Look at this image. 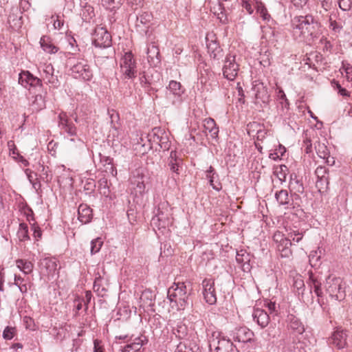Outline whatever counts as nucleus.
<instances>
[{
    "mask_svg": "<svg viewBox=\"0 0 352 352\" xmlns=\"http://www.w3.org/2000/svg\"><path fill=\"white\" fill-rule=\"evenodd\" d=\"M291 27L295 38L309 39L318 36L320 23L309 14L294 16L291 21Z\"/></svg>",
    "mask_w": 352,
    "mask_h": 352,
    "instance_id": "obj_1",
    "label": "nucleus"
},
{
    "mask_svg": "<svg viewBox=\"0 0 352 352\" xmlns=\"http://www.w3.org/2000/svg\"><path fill=\"white\" fill-rule=\"evenodd\" d=\"M168 298L173 308L184 310L189 305V298L185 283H175L168 290Z\"/></svg>",
    "mask_w": 352,
    "mask_h": 352,
    "instance_id": "obj_2",
    "label": "nucleus"
},
{
    "mask_svg": "<svg viewBox=\"0 0 352 352\" xmlns=\"http://www.w3.org/2000/svg\"><path fill=\"white\" fill-rule=\"evenodd\" d=\"M210 350L212 352H236L233 343L226 338L221 336L219 331L212 332L209 338Z\"/></svg>",
    "mask_w": 352,
    "mask_h": 352,
    "instance_id": "obj_3",
    "label": "nucleus"
},
{
    "mask_svg": "<svg viewBox=\"0 0 352 352\" xmlns=\"http://www.w3.org/2000/svg\"><path fill=\"white\" fill-rule=\"evenodd\" d=\"M324 288L329 296L336 300L341 301L346 296L344 287L340 278L329 276L326 279Z\"/></svg>",
    "mask_w": 352,
    "mask_h": 352,
    "instance_id": "obj_4",
    "label": "nucleus"
},
{
    "mask_svg": "<svg viewBox=\"0 0 352 352\" xmlns=\"http://www.w3.org/2000/svg\"><path fill=\"white\" fill-rule=\"evenodd\" d=\"M92 43L96 47L110 48L112 44L111 36L106 28L97 26L93 34Z\"/></svg>",
    "mask_w": 352,
    "mask_h": 352,
    "instance_id": "obj_5",
    "label": "nucleus"
},
{
    "mask_svg": "<svg viewBox=\"0 0 352 352\" xmlns=\"http://www.w3.org/2000/svg\"><path fill=\"white\" fill-rule=\"evenodd\" d=\"M120 66L122 74L127 78L136 76V61L131 52H126L120 59Z\"/></svg>",
    "mask_w": 352,
    "mask_h": 352,
    "instance_id": "obj_6",
    "label": "nucleus"
},
{
    "mask_svg": "<svg viewBox=\"0 0 352 352\" xmlns=\"http://www.w3.org/2000/svg\"><path fill=\"white\" fill-rule=\"evenodd\" d=\"M71 72L75 78H81L89 81L93 77V72L87 61L81 59L74 63L71 67Z\"/></svg>",
    "mask_w": 352,
    "mask_h": 352,
    "instance_id": "obj_7",
    "label": "nucleus"
},
{
    "mask_svg": "<svg viewBox=\"0 0 352 352\" xmlns=\"http://www.w3.org/2000/svg\"><path fill=\"white\" fill-rule=\"evenodd\" d=\"M239 65L234 55H227L223 67V74L229 80H234L238 74Z\"/></svg>",
    "mask_w": 352,
    "mask_h": 352,
    "instance_id": "obj_8",
    "label": "nucleus"
},
{
    "mask_svg": "<svg viewBox=\"0 0 352 352\" xmlns=\"http://www.w3.org/2000/svg\"><path fill=\"white\" fill-rule=\"evenodd\" d=\"M181 84L175 80H171L167 87L168 91L166 93V98L168 102L176 105L182 102V94L183 91L181 89Z\"/></svg>",
    "mask_w": 352,
    "mask_h": 352,
    "instance_id": "obj_9",
    "label": "nucleus"
},
{
    "mask_svg": "<svg viewBox=\"0 0 352 352\" xmlns=\"http://www.w3.org/2000/svg\"><path fill=\"white\" fill-rule=\"evenodd\" d=\"M348 333L342 328H337L329 337L328 342L329 345L342 349L347 346Z\"/></svg>",
    "mask_w": 352,
    "mask_h": 352,
    "instance_id": "obj_10",
    "label": "nucleus"
},
{
    "mask_svg": "<svg viewBox=\"0 0 352 352\" xmlns=\"http://www.w3.org/2000/svg\"><path fill=\"white\" fill-rule=\"evenodd\" d=\"M203 296L206 302L210 305H214L217 302L216 291L214 288V280L212 278H205L202 281Z\"/></svg>",
    "mask_w": 352,
    "mask_h": 352,
    "instance_id": "obj_11",
    "label": "nucleus"
},
{
    "mask_svg": "<svg viewBox=\"0 0 352 352\" xmlns=\"http://www.w3.org/2000/svg\"><path fill=\"white\" fill-rule=\"evenodd\" d=\"M172 217L168 212L162 211L160 208L151 219V225L159 230L166 228L172 224Z\"/></svg>",
    "mask_w": 352,
    "mask_h": 352,
    "instance_id": "obj_12",
    "label": "nucleus"
},
{
    "mask_svg": "<svg viewBox=\"0 0 352 352\" xmlns=\"http://www.w3.org/2000/svg\"><path fill=\"white\" fill-rule=\"evenodd\" d=\"M315 174L317 177L316 185L319 191L327 190L329 184L328 169L325 166H320L316 169Z\"/></svg>",
    "mask_w": 352,
    "mask_h": 352,
    "instance_id": "obj_13",
    "label": "nucleus"
},
{
    "mask_svg": "<svg viewBox=\"0 0 352 352\" xmlns=\"http://www.w3.org/2000/svg\"><path fill=\"white\" fill-rule=\"evenodd\" d=\"M252 89L254 92L256 99L261 100L263 103H268L270 101V95L267 87L264 84L259 81L255 80L252 84Z\"/></svg>",
    "mask_w": 352,
    "mask_h": 352,
    "instance_id": "obj_14",
    "label": "nucleus"
},
{
    "mask_svg": "<svg viewBox=\"0 0 352 352\" xmlns=\"http://www.w3.org/2000/svg\"><path fill=\"white\" fill-rule=\"evenodd\" d=\"M8 22L12 29L21 28L22 22V12L18 6L12 7L8 18Z\"/></svg>",
    "mask_w": 352,
    "mask_h": 352,
    "instance_id": "obj_15",
    "label": "nucleus"
},
{
    "mask_svg": "<svg viewBox=\"0 0 352 352\" xmlns=\"http://www.w3.org/2000/svg\"><path fill=\"white\" fill-rule=\"evenodd\" d=\"M54 69L51 64L45 65L41 74L43 80L53 87H57L58 80L57 76L54 74Z\"/></svg>",
    "mask_w": 352,
    "mask_h": 352,
    "instance_id": "obj_16",
    "label": "nucleus"
},
{
    "mask_svg": "<svg viewBox=\"0 0 352 352\" xmlns=\"http://www.w3.org/2000/svg\"><path fill=\"white\" fill-rule=\"evenodd\" d=\"M58 126L61 130H63L70 135L76 134V126L69 122L65 113L62 112L58 115Z\"/></svg>",
    "mask_w": 352,
    "mask_h": 352,
    "instance_id": "obj_17",
    "label": "nucleus"
},
{
    "mask_svg": "<svg viewBox=\"0 0 352 352\" xmlns=\"http://www.w3.org/2000/svg\"><path fill=\"white\" fill-rule=\"evenodd\" d=\"M252 317L254 321L261 328L266 327L270 320L269 314L265 310L261 309H255L253 311Z\"/></svg>",
    "mask_w": 352,
    "mask_h": 352,
    "instance_id": "obj_18",
    "label": "nucleus"
},
{
    "mask_svg": "<svg viewBox=\"0 0 352 352\" xmlns=\"http://www.w3.org/2000/svg\"><path fill=\"white\" fill-rule=\"evenodd\" d=\"M147 342L144 336L135 338L133 342L126 344L122 350V352H142V347Z\"/></svg>",
    "mask_w": 352,
    "mask_h": 352,
    "instance_id": "obj_19",
    "label": "nucleus"
},
{
    "mask_svg": "<svg viewBox=\"0 0 352 352\" xmlns=\"http://www.w3.org/2000/svg\"><path fill=\"white\" fill-rule=\"evenodd\" d=\"M253 332L245 327H239L236 329L234 334V340L239 342H248L252 340Z\"/></svg>",
    "mask_w": 352,
    "mask_h": 352,
    "instance_id": "obj_20",
    "label": "nucleus"
},
{
    "mask_svg": "<svg viewBox=\"0 0 352 352\" xmlns=\"http://www.w3.org/2000/svg\"><path fill=\"white\" fill-rule=\"evenodd\" d=\"M78 220L82 223H89L93 217L92 210L87 204H82L78 209Z\"/></svg>",
    "mask_w": 352,
    "mask_h": 352,
    "instance_id": "obj_21",
    "label": "nucleus"
},
{
    "mask_svg": "<svg viewBox=\"0 0 352 352\" xmlns=\"http://www.w3.org/2000/svg\"><path fill=\"white\" fill-rule=\"evenodd\" d=\"M287 322L288 327L298 334H302L305 331V327L300 319L296 316L290 314L287 316Z\"/></svg>",
    "mask_w": 352,
    "mask_h": 352,
    "instance_id": "obj_22",
    "label": "nucleus"
},
{
    "mask_svg": "<svg viewBox=\"0 0 352 352\" xmlns=\"http://www.w3.org/2000/svg\"><path fill=\"white\" fill-rule=\"evenodd\" d=\"M182 164V160L177 157V152L172 151L170 153V156L168 159V165L170 170L175 173L177 175H179V167Z\"/></svg>",
    "mask_w": 352,
    "mask_h": 352,
    "instance_id": "obj_23",
    "label": "nucleus"
},
{
    "mask_svg": "<svg viewBox=\"0 0 352 352\" xmlns=\"http://www.w3.org/2000/svg\"><path fill=\"white\" fill-rule=\"evenodd\" d=\"M132 185L135 186L134 190L136 192L142 194L145 190V184L144 181V175L139 170H136L135 174L131 179Z\"/></svg>",
    "mask_w": 352,
    "mask_h": 352,
    "instance_id": "obj_24",
    "label": "nucleus"
},
{
    "mask_svg": "<svg viewBox=\"0 0 352 352\" xmlns=\"http://www.w3.org/2000/svg\"><path fill=\"white\" fill-rule=\"evenodd\" d=\"M309 277L307 280V284L310 287L311 290L314 289V292L316 294L318 297H322L323 295L322 289V283L320 280L318 279V277L314 274L312 272H309Z\"/></svg>",
    "mask_w": 352,
    "mask_h": 352,
    "instance_id": "obj_25",
    "label": "nucleus"
},
{
    "mask_svg": "<svg viewBox=\"0 0 352 352\" xmlns=\"http://www.w3.org/2000/svg\"><path fill=\"white\" fill-rule=\"evenodd\" d=\"M207 48L208 52L211 58L214 60H219L221 57H223V50L216 41H208Z\"/></svg>",
    "mask_w": 352,
    "mask_h": 352,
    "instance_id": "obj_26",
    "label": "nucleus"
},
{
    "mask_svg": "<svg viewBox=\"0 0 352 352\" xmlns=\"http://www.w3.org/2000/svg\"><path fill=\"white\" fill-rule=\"evenodd\" d=\"M273 239L277 244L276 248L279 252L280 250L290 248L292 245L291 239L284 237L280 232H277L274 234Z\"/></svg>",
    "mask_w": 352,
    "mask_h": 352,
    "instance_id": "obj_27",
    "label": "nucleus"
},
{
    "mask_svg": "<svg viewBox=\"0 0 352 352\" xmlns=\"http://www.w3.org/2000/svg\"><path fill=\"white\" fill-rule=\"evenodd\" d=\"M204 127L205 132L208 131L212 138H217L219 128L217 127L215 121L212 118H206L204 120Z\"/></svg>",
    "mask_w": 352,
    "mask_h": 352,
    "instance_id": "obj_28",
    "label": "nucleus"
},
{
    "mask_svg": "<svg viewBox=\"0 0 352 352\" xmlns=\"http://www.w3.org/2000/svg\"><path fill=\"white\" fill-rule=\"evenodd\" d=\"M41 264V266L45 269L48 276H54L57 270V263L55 258H45L43 259Z\"/></svg>",
    "mask_w": 352,
    "mask_h": 352,
    "instance_id": "obj_29",
    "label": "nucleus"
},
{
    "mask_svg": "<svg viewBox=\"0 0 352 352\" xmlns=\"http://www.w3.org/2000/svg\"><path fill=\"white\" fill-rule=\"evenodd\" d=\"M40 44L43 50L50 54H55L58 52V47L55 46L50 37L43 36L41 37Z\"/></svg>",
    "mask_w": 352,
    "mask_h": 352,
    "instance_id": "obj_30",
    "label": "nucleus"
},
{
    "mask_svg": "<svg viewBox=\"0 0 352 352\" xmlns=\"http://www.w3.org/2000/svg\"><path fill=\"white\" fill-rule=\"evenodd\" d=\"M136 18L135 26L137 28L141 29L142 26L148 27V24L151 21L153 16L151 13L144 12L138 15Z\"/></svg>",
    "mask_w": 352,
    "mask_h": 352,
    "instance_id": "obj_31",
    "label": "nucleus"
},
{
    "mask_svg": "<svg viewBox=\"0 0 352 352\" xmlns=\"http://www.w3.org/2000/svg\"><path fill=\"white\" fill-rule=\"evenodd\" d=\"M248 133H250V131L253 130H256V139L258 141H263L267 135V131L260 125V124L257 122H252L250 123L248 125Z\"/></svg>",
    "mask_w": 352,
    "mask_h": 352,
    "instance_id": "obj_32",
    "label": "nucleus"
},
{
    "mask_svg": "<svg viewBox=\"0 0 352 352\" xmlns=\"http://www.w3.org/2000/svg\"><path fill=\"white\" fill-rule=\"evenodd\" d=\"M289 188L296 193L302 194L304 192V186L301 180L298 179L296 175H291Z\"/></svg>",
    "mask_w": 352,
    "mask_h": 352,
    "instance_id": "obj_33",
    "label": "nucleus"
},
{
    "mask_svg": "<svg viewBox=\"0 0 352 352\" xmlns=\"http://www.w3.org/2000/svg\"><path fill=\"white\" fill-rule=\"evenodd\" d=\"M16 267L25 274H30L34 269V264L25 259H17L16 261Z\"/></svg>",
    "mask_w": 352,
    "mask_h": 352,
    "instance_id": "obj_34",
    "label": "nucleus"
},
{
    "mask_svg": "<svg viewBox=\"0 0 352 352\" xmlns=\"http://www.w3.org/2000/svg\"><path fill=\"white\" fill-rule=\"evenodd\" d=\"M175 352H200L199 347L196 344H193L192 345L188 344L184 342H180L175 351Z\"/></svg>",
    "mask_w": 352,
    "mask_h": 352,
    "instance_id": "obj_35",
    "label": "nucleus"
},
{
    "mask_svg": "<svg viewBox=\"0 0 352 352\" xmlns=\"http://www.w3.org/2000/svg\"><path fill=\"white\" fill-rule=\"evenodd\" d=\"M173 333L179 339H184L188 334V328L183 322H179L173 328Z\"/></svg>",
    "mask_w": 352,
    "mask_h": 352,
    "instance_id": "obj_36",
    "label": "nucleus"
},
{
    "mask_svg": "<svg viewBox=\"0 0 352 352\" xmlns=\"http://www.w3.org/2000/svg\"><path fill=\"white\" fill-rule=\"evenodd\" d=\"M275 198L280 205L287 206L289 204L290 198L286 190H280L275 193Z\"/></svg>",
    "mask_w": 352,
    "mask_h": 352,
    "instance_id": "obj_37",
    "label": "nucleus"
},
{
    "mask_svg": "<svg viewBox=\"0 0 352 352\" xmlns=\"http://www.w3.org/2000/svg\"><path fill=\"white\" fill-rule=\"evenodd\" d=\"M32 106L36 111H39L45 107V98L42 94H38L33 97V100L32 101Z\"/></svg>",
    "mask_w": 352,
    "mask_h": 352,
    "instance_id": "obj_38",
    "label": "nucleus"
},
{
    "mask_svg": "<svg viewBox=\"0 0 352 352\" xmlns=\"http://www.w3.org/2000/svg\"><path fill=\"white\" fill-rule=\"evenodd\" d=\"M110 117L111 119V122L112 126H111V129L109 131V133L108 135V139H109V140H110V139L111 138L112 141L114 142L116 140V138H117V140L118 139L119 131H118V127L115 124H113V119L115 118H118V115L117 113H116V114L112 113V114H111Z\"/></svg>",
    "mask_w": 352,
    "mask_h": 352,
    "instance_id": "obj_39",
    "label": "nucleus"
},
{
    "mask_svg": "<svg viewBox=\"0 0 352 352\" xmlns=\"http://www.w3.org/2000/svg\"><path fill=\"white\" fill-rule=\"evenodd\" d=\"M293 287L298 296L303 295L305 291V283L301 276H297L294 277Z\"/></svg>",
    "mask_w": 352,
    "mask_h": 352,
    "instance_id": "obj_40",
    "label": "nucleus"
},
{
    "mask_svg": "<svg viewBox=\"0 0 352 352\" xmlns=\"http://www.w3.org/2000/svg\"><path fill=\"white\" fill-rule=\"evenodd\" d=\"M17 236L21 241H25L30 239V236L28 235V227L26 223H21L19 224V228L17 231Z\"/></svg>",
    "mask_w": 352,
    "mask_h": 352,
    "instance_id": "obj_41",
    "label": "nucleus"
},
{
    "mask_svg": "<svg viewBox=\"0 0 352 352\" xmlns=\"http://www.w3.org/2000/svg\"><path fill=\"white\" fill-rule=\"evenodd\" d=\"M288 168L285 165H280L274 168V174L281 182H285L286 179Z\"/></svg>",
    "mask_w": 352,
    "mask_h": 352,
    "instance_id": "obj_42",
    "label": "nucleus"
},
{
    "mask_svg": "<svg viewBox=\"0 0 352 352\" xmlns=\"http://www.w3.org/2000/svg\"><path fill=\"white\" fill-rule=\"evenodd\" d=\"M315 148L318 155L320 158L325 159L327 157H329V151L324 144L318 142L317 145L315 146Z\"/></svg>",
    "mask_w": 352,
    "mask_h": 352,
    "instance_id": "obj_43",
    "label": "nucleus"
},
{
    "mask_svg": "<svg viewBox=\"0 0 352 352\" xmlns=\"http://www.w3.org/2000/svg\"><path fill=\"white\" fill-rule=\"evenodd\" d=\"M102 4L107 9L113 10L121 6L122 0H102Z\"/></svg>",
    "mask_w": 352,
    "mask_h": 352,
    "instance_id": "obj_44",
    "label": "nucleus"
},
{
    "mask_svg": "<svg viewBox=\"0 0 352 352\" xmlns=\"http://www.w3.org/2000/svg\"><path fill=\"white\" fill-rule=\"evenodd\" d=\"M165 134L166 133L163 129L159 127H155L152 130V132L149 135L151 137V140L159 144L160 140H161V137L164 136Z\"/></svg>",
    "mask_w": 352,
    "mask_h": 352,
    "instance_id": "obj_45",
    "label": "nucleus"
},
{
    "mask_svg": "<svg viewBox=\"0 0 352 352\" xmlns=\"http://www.w3.org/2000/svg\"><path fill=\"white\" fill-rule=\"evenodd\" d=\"M146 53L148 60H153L154 58L158 59L160 51L158 47L154 44H151L148 46Z\"/></svg>",
    "mask_w": 352,
    "mask_h": 352,
    "instance_id": "obj_46",
    "label": "nucleus"
},
{
    "mask_svg": "<svg viewBox=\"0 0 352 352\" xmlns=\"http://www.w3.org/2000/svg\"><path fill=\"white\" fill-rule=\"evenodd\" d=\"M30 78V72L29 71H22L19 74V83L25 88H29V82Z\"/></svg>",
    "mask_w": 352,
    "mask_h": 352,
    "instance_id": "obj_47",
    "label": "nucleus"
},
{
    "mask_svg": "<svg viewBox=\"0 0 352 352\" xmlns=\"http://www.w3.org/2000/svg\"><path fill=\"white\" fill-rule=\"evenodd\" d=\"M256 12L260 14L261 16L264 20H267L270 18V15L268 14L267 8L262 2L256 1Z\"/></svg>",
    "mask_w": 352,
    "mask_h": 352,
    "instance_id": "obj_48",
    "label": "nucleus"
},
{
    "mask_svg": "<svg viewBox=\"0 0 352 352\" xmlns=\"http://www.w3.org/2000/svg\"><path fill=\"white\" fill-rule=\"evenodd\" d=\"M206 177L209 180L210 185L214 190L219 191L221 189L222 186L221 182L219 181L218 175H209Z\"/></svg>",
    "mask_w": 352,
    "mask_h": 352,
    "instance_id": "obj_49",
    "label": "nucleus"
},
{
    "mask_svg": "<svg viewBox=\"0 0 352 352\" xmlns=\"http://www.w3.org/2000/svg\"><path fill=\"white\" fill-rule=\"evenodd\" d=\"M153 297V296L151 291L144 290L140 296V302L144 303V305L151 306Z\"/></svg>",
    "mask_w": 352,
    "mask_h": 352,
    "instance_id": "obj_50",
    "label": "nucleus"
},
{
    "mask_svg": "<svg viewBox=\"0 0 352 352\" xmlns=\"http://www.w3.org/2000/svg\"><path fill=\"white\" fill-rule=\"evenodd\" d=\"M24 278L20 276H14V285H16L21 293H26L28 292L27 284L24 283Z\"/></svg>",
    "mask_w": 352,
    "mask_h": 352,
    "instance_id": "obj_51",
    "label": "nucleus"
},
{
    "mask_svg": "<svg viewBox=\"0 0 352 352\" xmlns=\"http://www.w3.org/2000/svg\"><path fill=\"white\" fill-rule=\"evenodd\" d=\"M38 170L41 172V178L43 181L47 182L51 180L52 177L49 175L50 170L48 167L45 166L43 164H40Z\"/></svg>",
    "mask_w": 352,
    "mask_h": 352,
    "instance_id": "obj_52",
    "label": "nucleus"
},
{
    "mask_svg": "<svg viewBox=\"0 0 352 352\" xmlns=\"http://www.w3.org/2000/svg\"><path fill=\"white\" fill-rule=\"evenodd\" d=\"M103 244V242L101 241L100 238H97L91 241V254H94L98 252Z\"/></svg>",
    "mask_w": 352,
    "mask_h": 352,
    "instance_id": "obj_53",
    "label": "nucleus"
},
{
    "mask_svg": "<svg viewBox=\"0 0 352 352\" xmlns=\"http://www.w3.org/2000/svg\"><path fill=\"white\" fill-rule=\"evenodd\" d=\"M69 147L72 151H75L76 148H82L84 147V142L80 139L71 138L69 142Z\"/></svg>",
    "mask_w": 352,
    "mask_h": 352,
    "instance_id": "obj_54",
    "label": "nucleus"
},
{
    "mask_svg": "<svg viewBox=\"0 0 352 352\" xmlns=\"http://www.w3.org/2000/svg\"><path fill=\"white\" fill-rule=\"evenodd\" d=\"M302 233L300 232L298 230H292L288 233V237L287 239H290L291 241H295L296 243H298L301 241L302 239Z\"/></svg>",
    "mask_w": 352,
    "mask_h": 352,
    "instance_id": "obj_55",
    "label": "nucleus"
},
{
    "mask_svg": "<svg viewBox=\"0 0 352 352\" xmlns=\"http://www.w3.org/2000/svg\"><path fill=\"white\" fill-rule=\"evenodd\" d=\"M265 307L268 309L270 314L277 315L279 306L275 302L267 301L265 303Z\"/></svg>",
    "mask_w": 352,
    "mask_h": 352,
    "instance_id": "obj_56",
    "label": "nucleus"
},
{
    "mask_svg": "<svg viewBox=\"0 0 352 352\" xmlns=\"http://www.w3.org/2000/svg\"><path fill=\"white\" fill-rule=\"evenodd\" d=\"M339 8L343 11H349L352 7L351 0H337Z\"/></svg>",
    "mask_w": 352,
    "mask_h": 352,
    "instance_id": "obj_57",
    "label": "nucleus"
},
{
    "mask_svg": "<svg viewBox=\"0 0 352 352\" xmlns=\"http://www.w3.org/2000/svg\"><path fill=\"white\" fill-rule=\"evenodd\" d=\"M15 332L14 327H6L3 332V337L6 340H11L14 336Z\"/></svg>",
    "mask_w": 352,
    "mask_h": 352,
    "instance_id": "obj_58",
    "label": "nucleus"
},
{
    "mask_svg": "<svg viewBox=\"0 0 352 352\" xmlns=\"http://www.w3.org/2000/svg\"><path fill=\"white\" fill-rule=\"evenodd\" d=\"M159 146L164 151H168L170 146V142L166 134L164 136L161 137V140H160Z\"/></svg>",
    "mask_w": 352,
    "mask_h": 352,
    "instance_id": "obj_59",
    "label": "nucleus"
},
{
    "mask_svg": "<svg viewBox=\"0 0 352 352\" xmlns=\"http://www.w3.org/2000/svg\"><path fill=\"white\" fill-rule=\"evenodd\" d=\"M276 151L274 153H271L270 155V157L272 160H276L277 159H279L281 156L284 155L285 153V148L282 146L279 145V148L276 150Z\"/></svg>",
    "mask_w": 352,
    "mask_h": 352,
    "instance_id": "obj_60",
    "label": "nucleus"
},
{
    "mask_svg": "<svg viewBox=\"0 0 352 352\" xmlns=\"http://www.w3.org/2000/svg\"><path fill=\"white\" fill-rule=\"evenodd\" d=\"M329 28L335 32H340L342 29V26L340 25L336 21L333 20L331 16H329Z\"/></svg>",
    "mask_w": 352,
    "mask_h": 352,
    "instance_id": "obj_61",
    "label": "nucleus"
},
{
    "mask_svg": "<svg viewBox=\"0 0 352 352\" xmlns=\"http://www.w3.org/2000/svg\"><path fill=\"white\" fill-rule=\"evenodd\" d=\"M318 3H320L321 8L324 12L330 10L332 8V0H316Z\"/></svg>",
    "mask_w": 352,
    "mask_h": 352,
    "instance_id": "obj_62",
    "label": "nucleus"
},
{
    "mask_svg": "<svg viewBox=\"0 0 352 352\" xmlns=\"http://www.w3.org/2000/svg\"><path fill=\"white\" fill-rule=\"evenodd\" d=\"M278 99L280 100V103L282 105V107L288 108L289 106V102L288 100L286 98V95L285 94L284 91L283 90H280L278 91Z\"/></svg>",
    "mask_w": 352,
    "mask_h": 352,
    "instance_id": "obj_63",
    "label": "nucleus"
},
{
    "mask_svg": "<svg viewBox=\"0 0 352 352\" xmlns=\"http://www.w3.org/2000/svg\"><path fill=\"white\" fill-rule=\"evenodd\" d=\"M94 352H104V345L101 340L98 339L94 340Z\"/></svg>",
    "mask_w": 352,
    "mask_h": 352,
    "instance_id": "obj_64",
    "label": "nucleus"
}]
</instances>
